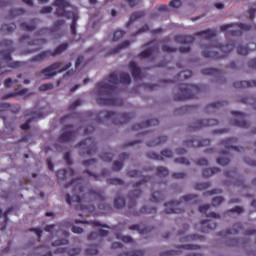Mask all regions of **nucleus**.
Wrapping results in <instances>:
<instances>
[{
  "instance_id": "nucleus-1",
  "label": "nucleus",
  "mask_w": 256,
  "mask_h": 256,
  "mask_svg": "<svg viewBox=\"0 0 256 256\" xmlns=\"http://www.w3.org/2000/svg\"><path fill=\"white\" fill-rule=\"evenodd\" d=\"M108 81V82H107ZM131 84V76L127 72H121L119 76L117 72H112L107 80L96 83V94L98 105L106 107H122L125 101L117 97V85Z\"/></svg>"
},
{
  "instance_id": "nucleus-2",
  "label": "nucleus",
  "mask_w": 256,
  "mask_h": 256,
  "mask_svg": "<svg viewBox=\"0 0 256 256\" xmlns=\"http://www.w3.org/2000/svg\"><path fill=\"white\" fill-rule=\"evenodd\" d=\"M195 37H203L206 41H210L209 45L202 51V56L206 59H225L235 49V42L223 45L219 44L217 40H213L217 37V31L214 29L196 32Z\"/></svg>"
},
{
  "instance_id": "nucleus-3",
  "label": "nucleus",
  "mask_w": 256,
  "mask_h": 256,
  "mask_svg": "<svg viewBox=\"0 0 256 256\" xmlns=\"http://www.w3.org/2000/svg\"><path fill=\"white\" fill-rule=\"evenodd\" d=\"M54 5L57 7L55 11L56 17H65V19H72L70 24V31L72 35H77V21L79 16L73 11H67L71 4L66 0H55Z\"/></svg>"
},
{
  "instance_id": "nucleus-4",
  "label": "nucleus",
  "mask_w": 256,
  "mask_h": 256,
  "mask_svg": "<svg viewBox=\"0 0 256 256\" xmlns=\"http://www.w3.org/2000/svg\"><path fill=\"white\" fill-rule=\"evenodd\" d=\"M133 117H135V114L132 113H117L104 110L97 114L95 121L96 123H103V121L107 119L112 121L114 125H125V123H129Z\"/></svg>"
},
{
  "instance_id": "nucleus-5",
  "label": "nucleus",
  "mask_w": 256,
  "mask_h": 256,
  "mask_svg": "<svg viewBox=\"0 0 256 256\" xmlns=\"http://www.w3.org/2000/svg\"><path fill=\"white\" fill-rule=\"evenodd\" d=\"M179 91L174 95V101H189V99H197V95L203 91V86L180 84Z\"/></svg>"
},
{
  "instance_id": "nucleus-6",
  "label": "nucleus",
  "mask_w": 256,
  "mask_h": 256,
  "mask_svg": "<svg viewBox=\"0 0 256 256\" xmlns=\"http://www.w3.org/2000/svg\"><path fill=\"white\" fill-rule=\"evenodd\" d=\"M199 200V196L197 195H193V194H188L183 196L180 201H171L168 203H165V213L167 215H171L173 213H176L177 215L184 213L185 210H183V208H181V203H189V201H192L193 203H197V201Z\"/></svg>"
},
{
  "instance_id": "nucleus-7",
  "label": "nucleus",
  "mask_w": 256,
  "mask_h": 256,
  "mask_svg": "<svg viewBox=\"0 0 256 256\" xmlns=\"http://www.w3.org/2000/svg\"><path fill=\"white\" fill-rule=\"evenodd\" d=\"M235 143H237V138H228L221 141V145L226 149V151H220V155H223V157L217 159L218 165H222V167H227V165L231 163V159H229V151H231V149H234V151H238V153L241 152L239 147L234 146Z\"/></svg>"
},
{
  "instance_id": "nucleus-8",
  "label": "nucleus",
  "mask_w": 256,
  "mask_h": 256,
  "mask_svg": "<svg viewBox=\"0 0 256 256\" xmlns=\"http://www.w3.org/2000/svg\"><path fill=\"white\" fill-rule=\"evenodd\" d=\"M66 187H73V191L75 195L71 197L70 194L66 195V203L71 205V201L74 203H82L85 197L81 196V193L85 191V187L83 186V178H76L71 181V183L67 184Z\"/></svg>"
},
{
  "instance_id": "nucleus-9",
  "label": "nucleus",
  "mask_w": 256,
  "mask_h": 256,
  "mask_svg": "<svg viewBox=\"0 0 256 256\" xmlns=\"http://www.w3.org/2000/svg\"><path fill=\"white\" fill-rule=\"evenodd\" d=\"M220 29L223 33H227V35H231L232 37H241L243 33L251 31V29H253V25L232 23L222 25Z\"/></svg>"
},
{
  "instance_id": "nucleus-10",
  "label": "nucleus",
  "mask_w": 256,
  "mask_h": 256,
  "mask_svg": "<svg viewBox=\"0 0 256 256\" xmlns=\"http://www.w3.org/2000/svg\"><path fill=\"white\" fill-rule=\"evenodd\" d=\"M0 47H5V50L0 51V57L2 61L5 62V67H11V69H15L19 67V62H12L13 58H11V53L15 51V47L13 46V41L4 40L0 43Z\"/></svg>"
},
{
  "instance_id": "nucleus-11",
  "label": "nucleus",
  "mask_w": 256,
  "mask_h": 256,
  "mask_svg": "<svg viewBox=\"0 0 256 256\" xmlns=\"http://www.w3.org/2000/svg\"><path fill=\"white\" fill-rule=\"evenodd\" d=\"M71 68V62L67 63L62 69H61V62H55L52 63L50 66L44 68L41 70L42 75H45L47 79H51V77H55L57 73H63L64 71H67V69Z\"/></svg>"
},
{
  "instance_id": "nucleus-12",
  "label": "nucleus",
  "mask_w": 256,
  "mask_h": 256,
  "mask_svg": "<svg viewBox=\"0 0 256 256\" xmlns=\"http://www.w3.org/2000/svg\"><path fill=\"white\" fill-rule=\"evenodd\" d=\"M89 197H93L95 201H99L100 211H111V205L103 203L105 201V190L101 188L90 189L88 192Z\"/></svg>"
},
{
  "instance_id": "nucleus-13",
  "label": "nucleus",
  "mask_w": 256,
  "mask_h": 256,
  "mask_svg": "<svg viewBox=\"0 0 256 256\" xmlns=\"http://www.w3.org/2000/svg\"><path fill=\"white\" fill-rule=\"evenodd\" d=\"M77 137V130L73 128V125H66L62 128V133L58 137L59 143H71Z\"/></svg>"
},
{
  "instance_id": "nucleus-14",
  "label": "nucleus",
  "mask_w": 256,
  "mask_h": 256,
  "mask_svg": "<svg viewBox=\"0 0 256 256\" xmlns=\"http://www.w3.org/2000/svg\"><path fill=\"white\" fill-rule=\"evenodd\" d=\"M215 125H219V121L217 119L197 120L189 126V131H199V129L215 127Z\"/></svg>"
},
{
  "instance_id": "nucleus-15",
  "label": "nucleus",
  "mask_w": 256,
  "mask_h": 256,
  "mask_svg": "<svg viewBox=\"0 0 256 256\" xmlns=\"http://www.w3.org/2000/svg\"><path fill=\"white\" fill-rule=\"evenodd\" d=\"M78 147H81L86 155H95V153H97V144L93 138H87L86 140L81 141L78 144Z\"/></svg>"
},
{
  "instance_id": "nucleus-16",
  "label": "nucleus",
  "mask_w": 256,
  "mask_h": 256,
  "mask_svg": "<svg viewBox=\"0 0 256 256\" xmlns=\"http://www.w3.org/2000/svg\"><path fill=\"white\" fill-rule=\"evenodd\" d=\"M146 47L150 48L139 53V59H149V57H153L155 53H159V45L155 44V41H151L150 43L146 44Z\"/></svg>"
},
{
  "instance_id": "nucleus-17",
  "label": "nucleus",
  "mask_w": 256,
  "mask_h": 256,
  "mask_svg": "<svg viewBox=\"0 0 256 256\" xmlns=\"http://www.w3.org/2000/svg\"><path fill=\"white\" fill-rule=\"evenodd\" d=\"M177 249L178 250H169L166 252H161L160 255L161 256H175V255H179L180 249H185L186 251H195L197 249H201V246L193 245V244H186V245L177 246Z\"/></svg>"
},
{
  "instance_id": "nucleus-18",
  "label": "nucleus",
  "mask_w": 256,
  "mask_h": 256,
  "mask_svg": "<svg viewBox=\"0 0 256 256\" xmlns=\"http://www.w3.org/2000/svg\"><path fill=\"white\" fill-rule=\"evenodd\" d=\"M232 115L236 117V120L232 122L234 127H241V129H247V127H249V123H247V120H245L247 118L245 113L233 111Z\"/></svg>"
},
{
  "instance_id": "nucleus-19",
  "label": "nucleus",
  "mask_w": 256,
  "mask_h": 256,
  "mask_svg": "<svg viewBox=\"0 0 256 256\" xmlns=\"http://www.w3.org/2000/svg\"><path fill=\"white\" fill-rule=\"evenodd\" d=\"M147 157L148 159H153L154 161H163V159H171V157H173V151L164 149L161 151V155L155 152H148Z\"/></svg>"
},
{
  "instance_id": "nucleus-20",
  "label": "nucleus",
  "mask_w": 256,
  "mask_h": 256,
  "mask_svg": "<svg viewBox=\"0 0 256 256\" xmlns=\"http://www.w3.org/2000/svg\"><path fill=\"white\" fill-rule=\"evenodd\" d=\"M184 145L186 147H208V145H211L210 139H199L197 137H194L190 140L184 141Z\"/></svg>"
},
{
  "instance_id": "nucleus-21",
  "label": "nucleus",
  "mask_w": 256,
  "mask_h": 256,
  "mask_svg": "<svg viewBox=\"0 0 256 256\" xmlns=\"http://www.w3.org/2000/svg\"><path fill=\"white\" fill-rule=\"evenodd\" d=\"M65 26V20L55 21L53 27L51 28H42L40 33H48L49 35H53V33H59L61 27Z\"/></svg>"
},
{
  "instance_id": "nucleus-22",
  "label": "nucleus",
  "mask_w": 256,
  "mask_h": 256,
  "mask_svg": "<svg viewBox=\"0 0 256 256\" xmlns=\"http://www.w3.org/2000/svg\"><path fill=\"white\" fill-rule=\"evenodd\" d=\"M68 175L69 177H75V170H73V168H68L56 171V177L58 181H65Z\"/></svg>"
},
{
  "instance_id": "nucleus-23",
  "label": "nucleus",
  "mask_w": 256,
  "mask_h": 256,
  "mask_svg": "<svg viewBox=\"0 0 256 256\" xmlns=\"http://www.w3.org/2000/svg\"><path fill=\"white\" fill-rule=\"evenodd\" d=\"M159 125L158 119H151L142 124H135L132 126V131H140V129H147V127H157Z\"/></svg>"
},
{
  "instance_id": "nucleus-24",
  "label": "nucleus",
  "mask_w": 256,
  "mask_h": 256,
  "mask_svg": "<svg viewBox=\"0 0 256 256\" xmlns=\"http://www.w3.org/2000/svg\"><path fill=\"white\" fill-rule=\"evenodd\" d=\"M141 190H134L129 193V204H128V209H135L137 207V199H139V196L142 195Z\"/></svg>"
},
{
  "instance_id": "nucleus-25",
  "label": "nucleus",
  "mask_w": 256,
  "mask_h": 256,
  "mask_svg": "<svg viewBox=\"0 0 256 256\" xmlns=\"http://www.w3.org/2000/svg\"><path fill=\"white\" fill-rule=\"evenodd\" d=\"M130 72L132 74L133 79H142L143 74L141 72V68L137 66V63L135 61H131L128 65Z\"/></svg>"
},
{
  "instance_id": "nucleus-26",
  "label": "nucleus",
  "mask_w": 256,
  "mask_h": 256,
  "mask_svg": "<svg viewBox=\"0 0 256 256\" xmlns=\"http://www.w3.org/2000/svg\"><path fill=\"white\" fill-rule=\"evenodd\" d=\"M217 229V222L213 220H204L201 222V232L209 233V231H214Z\"/></svg>"
},
{
  "instance_id": "nucleus-27",
  "label": "nucleus",
  "mask_w": 256,
  "mask_h": 256,
  "mask_svg": "<svg viewBox=\"0 0 256 256\" xmlns=\"http://www.w3.org/2000/svg\"><path fill=\"white\" fill-rule=\"evenodd\" d=\"M27 93H29V90L27 88H23V89L16 88L14 92L3 95L1 99L2 101H7V99L17 97L18 95H27Z\"/></svg>"
},
{
  "instance_id": "nucleus-28",
  "label": "nucleus",
  "mask_w": 256,
  "mask_h": 256,
  "mask_svg": "<svg viewBox=\"0 0 256 256\" xmlns=\"http://www.w3.org/2000/svg\"><path fill=\"white\" fill-rule=\"evenodd\" d=\"M155 213H157V208H149L148 206H143L139 211H134L132 215L134 217H139V215H153Z\"/></svg>"
},
{
  "instance_id": "nucleus-29",
  "label": "nucleus",
  "mask_w": 256,
  "mask_h": 256,
  "mask_svg": "<svg viewBox=\"0 0 256 256\" xmlns=\"http://www.w3.org/2000/svg\"><path fill=\"white\" fill-rule=\"evenodd\" d=\"M175 41L184 45H191L192 43H195V36L180 34L175 37Z\"/></svg>"
},
{
  "instance_id": "nucleus-30",
  "label": "nucleus",
  "mask_w": 256,
  "mask_h": 256,
  "mask_svg": "<svg viewBox=\"0 0 256 256\" xmlns=\"http://www.w3.org/2000/svg\"><path fill=\"white\" fill-rule=\"evenodd\" d=\"M69 49V43L63 42L55 50H50V57H57V55H61V53H65Z\"/></svg>"
},
{
  "instance_id": "nucleus-31",
  "label": "nucleus",
  "mask_w": 256,
  "mask_h": 256,
  "mask_svg": "<svg viewBox=\"0 0 256 256\" xmlns=\"http://www.w3.org/2000/svg\"><path fill=\"white\" fill-rule=\"evenodd\" d=\"M235 89H247L249 87H256V80L252 81H236L234 82Z\"/></svg>"
},
{
  "instance_id": "nucleus-32",
  "label": "nucleus",
  "mask_w": 256,
  "mask_h": 256,
  "mask_svg": "<svg viewBox=\"0 0 256 256\" xmlns=\"http://www.w3.org/2000/svg\"><path fill=\"white\" fill-rule=\"evenodd\" d=\"M142 17H145V11L133 12L129 17L128 22L126 23V27H131V25H133L135 21H137L138 19H142Z\"/></svg>"
},
{
  "instance_id": "nucleus-33",
  "label": "nucleus",
  "mask_w": 256,
  "mask_h": 256,
  "mask_svg": "<svg viewBox=\"0 0 256 256\" xmlns=\"http://www.w3.org/2000/svg\"><path fill=\"white\" fill-rule=\"evenodd\" d=\"M50 53H51V50H46V51H44V52H42V53H40L36 56H33L30 59V61L32 63H36V62L41 63L42 61H45V59H49V57H51Z\"/></svg>"
},
{
  "instance_id": "nucleus-34",
  "label": "nucleus",
  "mask_w": 256,
  "mask_h": 256,
  "mask_svg": "<svg viewBox=\"0 0 256 256\" xmlns=\"http://www.w3.org/2000/svg\"><path fill=\"white\" fill-rule=\"evenodd\" d=\"M240 231H243V225L241 223H236L233 229H228L224 234H220L221 237H227V235H237Z\"/></svg>"
},
{
  "instance_id": "nucleus-35",
  "label": "nucleus",
  "mask_w": 256,
  "mask_h": 256,
  "mask_svg": "<svg viewBox=\"0 0 256 256\" xmlns=\"http://www.w3.org/2000/svg\"><path fill=\"white\" fill-rule=\"evenodd\" d=\"M55 253H59V254H63V253H67V255L70 256H75V255H79V253H81V248H72V249H67V248H58Z\"/></svg>"
},
{
  "instance_id": "nucleus-36",
  "label": "nucleus",
  "mask_w": 256,
  "mask_h": 256,
  "mask_svg": "<svg viewBox=\"0 0 256 256\" xmlns=\"http://www.w3.org/2000/svg\"><path fill=\"white\" fill-rule=\"evenodd\" d=\"M107 235H109V231L100 229L98 232H91L88 235L87 239H88V241H93V240L97 239V237H107Z\"/></svg>"
},
{
  "instance_id": "nucleus-37",
  "label": "nucleus",
  "mask_w": 256,
  "mask_h": 256,
  "mask_svg": "<svg viewBox=\"0 0 256 256\" xmlns=\"http://www.w3.org/2000/svg\"><path fill=\"white\" fill-rule=\"evenodd\" d=\"M163 143H167V136H159L156 139L147 142V146L157 147L159 145H163Z\"/></svg>"
},
{
  "instance_id": "nucleus-38",
  "label": "nucleus",
  "mask_w": 256,
  "mask_h": 256,
  "mask_svg": "<svg viewBox=\"0 0 256 256\" xmlns=\"http://www.w3.org/2000/svg\"><path fill=\"white\" fill-rule=\"evenodd\" d=\"M17 29V25L15 23L3 24L0 28V33H4V35H9V33H13Z\"/></svg>"
},
{
  "instance_id": "nucleus-39",
  "label": "nucleus",
  "mask_w": 256,
  "mask_h": 256,
  "mask_svg": "<svg viewBox=\"0 0 256 256\" xmlns=\"http://www.w3.org/2000/svg\"><path fill=\"white\" fill-rule=\"evenodd\" d=\"M26 115H31L32 116V119H28L24 124H22L20 126V129H22V131H27L30 129L31 127V121H33V119H39V117H41V115L37 114V113H26Z\"/></svg>"
},
{
  "instance_id": "nucleus-40",
  "label": "nucleus",
  "mask_w": 256,
  "mask_h": 256,
  "mask_svg": "<svg viewBox=\"0 0 256 256\" xmlns=\"http://www.w3.org/2000/svg\"><path fill=\"white\" fill-rule=\"evenodd\" d=\"M35 21L36 20L33 19L30 21L29 24H27V22H22L20 24L21 30L22 31H35V29L37 28V23Z\"/></svg>"
},
{
  "instance_id": "nucleus-41",
  "label": "nucleus",
  "mask_w": 256,
  "mask_h": 256,
  "mask_svg": "<svg viewBox=\"0 0 256 256\" xmlns=\"http://www.w3.org/2000/svg\"><path fill=\"white\" fill-rule=\"evenodd\" d=\"M131 45V42L129 40H125L122 43H120L117 47L113 48L110 52L109 55H117L121 49H127Z\"/></svg>"
},
{
  "instance_id": "nucleus-42",
  "label": "nucleus",
  "mask_w": 256,
  "mask_h": 256,
  "mask_svg": "<svg viewBox=\"0 0 256 256\" xmlns=\"http://www.w3.org/2000/svg\"><path fill=\"white\" fill-rule=\"evenodd\" d=\"M164 200H165V194H163V192L161 191L153 192L150 199L152 203H161V201H164Z\"/></svg>"
},
{
  "instance_id": "nucleus-43",
  "label": "nucleus",
  "mask_w": 256,
  "mask_h": 256,
  "mask_svg": "<svg viewBox=\"0 0 256 256\" xmlns=\"http://www.w3.org/2000/svg\"><path fill=\"white\" fill-rule=\"evenodd\" d=\"M130 231H138L140 235H147V233H151V229L145 227L141 228L139 224H133L129 227Z\"/></svg>"
},
{
  "instance_id": "nucleus-44",
  "label": "nucleus",
  "mask_w": 256,
  "mask_h": 256,
  "mask_svg": "<svg viewBox=\"0 0 256 256\" xmlns=\"http://www.w3.org/2000/svg\"><path fill=\"white\" fill-rule=\"evenodd\" d=\"M225 105H228L227 101H217L212 104H209L206 107V113H209L210 109H221V107H225Z\"/></svg>"
},
{
  "instance_id": "nucleus-45",
  "label": "nucleus",
  "mask_w": 256,
  "mask_h": 256,
  "mask_svg": "<svg viewBox=\"0 0 256 256\" xmlns=\"http://www.w3.org/2000/svg\"><path fill=\"white\" fill-rule=\"evenodd\" d=\"M219 171L221 170L217 167L208 168L203 171L202 175L203 177H206V179H209V177H213V175L219 173Z\"/></svg>"
},
{
  "instance_id": "nucleus-46",
  "label": "nucleus",
  "mask_w": 256,
  "mask_h": 256,
  "mask_svg": "<svg viewBox=\"0 0 256 256\" xmlns=\"http://www.w3.org/2000/svg\"><path fill=\"white\" fill-rule=\"evenodd\" d=\"M114 207L115 209H123L125 207V198L121 196L114 198Z\"/></svg>"
},
{
  "instance_id": "nucleus-47",
  "label": "nucleus",
  "mask_w": 256,
  "mask_h": 256,
  "mask_svg": "<svg viewBox=\"0 0 256 256\" xmlns=\"http://www.w3.org/2000/svg\"><path fill=\"white\" fill-rule=\"evenodd\" d=\"M21 15H25V9H13L10 11L9 17L15 19V17H21Z\"/></svg>"
},
{
  "instance_id": "nucleus-48",
  "label": "nucleus",
  "mask_w": 256,
  "mask_h": 256,
  "mask_svg": "<svg viewBox=\"0 0 256 256\" xmlns=\"http://www.w3.org/2000/svg\"><path fill=\"white\" fill-rule=\"evenodd\" d=\"M143 255H145L144 250H135V251L123 252L119 254V256H143Z\"/></svg>"
},
{
  "instance_id": "nucleus-49",
  "label": "nucleus",
  "mask_w": 256,
  "mask_h": 256,
  "mask_svg": "<svg viewBox=\"0 0 256 256\" xmlns=\"http://www.w3.org/2000/svg\"><path fill=\"white\" fill-rule=\"evenodd\" d=\"M13 211V208H8L4 213V225L1 226L0 230L5 231L7 229V223H9L8 215Z\"/></svg>"
},
{
  "instance_id": "nucleus-50",
  "label": "nucleus",
  "mask_w": 256,
  "mask_h": 256,
  "mask_svg": "<svg viewBox=\"0 0 256 256\" xmlns=\"http://www.w3.org/2000/svg\"><path fill=\"white\" fill-rule=\"evenodd\" d=\"M156 175L158 177H167L169 176V170L163 166H160L156 169Z\"/></svg>"
},
{
  "instance_id": "nucleus-51",
  "label": "nucleus",
  "mask_w": 256,
  "mask_h": 256,
  "mask_svg": "<svg viewBox=\"0 0 256 256\" xmlns=\"http://www.w3.org/2000/svg\"><path fill=\"white\" fill-rule=\"evenodd\" d=\"M209 187H211L210 182L196 183L194 189H196V191H205V189H209Z\"/></svg>"
},
{
  "instance_id": "nucleus-52",
  "label": "nucleus",
  "mask_w": 256,
  "mask_h": 256,
  "mask_svg": "<svg viewBox=\"0 0 256 256\" xmlns=\"http://www.w3.org/2000/svg\"><path fill=\"white\" fill-rule=\"evenodd\" d=\"M99 253V249L97 248V245H90L85 250V255H97Z\"/></svg>"
},
{
  "instance_id": "nucleus-53",
  "label": "nucleus",
  "mask_w": 256,
  "mask_h": 256,
  "mask_svg": "<svg viewBox=\"0 0 256 256\" xmlns=\"http://www.w3.org/2000/svg\"><path fill=\"white\" fill-rule=\"evenodd\" d=\"M107 183L108 185H125V181L121 178H108Z\"/></svg>"
},
{
  "instance_id": "nucleus-54",
  "label": "nucleus",
  "mask_w": 256,
  "mask_h": 256,
  "mask_svg": "<svg viewBox=\"0 0 256 256\" xmlns=\"http://www.w3.org/2000/svg\"><path fill=\"white\" fill-rule=\"evenodd\" d=\"M201 73L202 75H219V71L215 68H204Z\"/></svg>"
},
{
  "instance_id": "nucleus-55",
  "label": "nucleus",
  "mask_w": 256,
  "mask_h": 256,
  "mask_svg": "<svg viewBox=\"0 0 256 256\" xmlns=\"http://www.w3.org/2000/svg\"><path fill=\"white\" fill-rule=\"evenodd\" d=\"M181 77H184V79H191V77H193V72L191 70H184L177 76L178 79H181Z\"/></svg>"
},
{
  "instance_id": "nucleus-56",
  "label": "nucleus",
  "mask_w": 256,
  "mask_h": 256,
  "mask_svg": "<svg viewBox=\"0 0 256 256\" xmlns=\"http://www.w3.org/2000/svg\"><path fill=\"white\" fill-rule=\"evenodd\" d=\"M114 157H115V154L113 153H104L101 155L102 161H105L106 163H111Z\"/></svg>"
},
{
  "instance_id": "nucleus-57",
  "label": "nucleus",
  "mask_w": 256,
  "mask_h": 256,
  "mask_svg": "<svg viewBox=\"0 0 256 256\" xmlns=\"http://www.w3.org/2000/svg\"><path fill=\"white\" fill-rule=\"evenodd\" d=\"M61 245H69V240L67 238H62L52 243L53 247H61Z\"/></svg>"
},
{
  "instance_id": "nucleus-58",
  "label": "nucleus",
  "mask_w": 256,
  "mask_h": 256,
  "mask_svg": "<svg viewBox=\"0 0 256 256\" xmlns=\"http://www.w3.org/2000/svg\"><path fill=\"white\" fill-rule=\"evenodd\" d=\"M223 201H225L224 197L221 196H216L212 199V207H219V205H221V203H223Z\"/></svg>"
},
{
  "instance_id": "nucleus-59",
  "label": "nucleus",
  "mask_w": 256,
  "mask_h": 256,
  "mask_svg": "<svg viewBox=\"0 0 256 256\" xmlns=\"http://www.w3.org/2000/svg\"><path fill=\"white\" fill-rule=\"evenodd\" d=\"M249 47L247 46H239L237 47V53L238 55H244V56H247L249 55Z\"/></svg>"
},
{
  "instance_id": "nucleus-60",
  "label": "nucleus",
  "mask_w": 256,
  "mask_h": 256,
  "mask_svg": "<svg viewBox=\"0 0 256 256\" xmlns=\"http://www.w3.org/2000/svg\"><path fill=\"white\" fill-rule=\"evenodd\" d=\"M149 31V25L145 24L141 28H139L135 33L132 34V37H137V35H141L142 33H147Z\"/></svg>"
},
{
  "instance_id": "nucleus-61",
  "label": "nucleus",
  "mask_w": 256,
  "mask_h": 256,
  "mask_svg": "<svg viewBox=\"0 0 256 256\" xmlns=\"http://www.w3.org/2000/svg\"><path fill=\"white\" fill-rule=\"evenodd\" d=\"M123 35H125V31H123V30L115 31L113 34V41H119V39H121V37H123Z\"/></svg>"
},
{
  "instance_id": "nucleus-62",
  "label": "nucleus",
  "mask_w": 256,
  "mask_h": 256,
  "mask_svg": "<svg viewBox=\"0 0 256 256\" xmlns=\"http://www.w3.org/2000/svg\"><path fill=\"white\" fill-rule=\"evenodd\" d=\"M183 5V2L181 0H171L170 1V7H173L174 9H179Z\"/></svg>"
},
{
  "instance_id": "nucleus-63",
  "label": "nucleus",
  "mask_w": 256,
  "mask_h": 256,
  "mask_svg": "<svg viewBox=\"0 0 256 256\" xmlns=\"http://www.w3.org/2000/svg\"><path fill=\"white\" fill-rule=\"evenodd\" d=\"M187 177V173L184 172H175L172 174V179H185Z\"/></svg>"
},
{
  "instance_id": "nucleus-64",
  "label": "nucleus",
  "mask_w": 256,
  "mask_h": 256,
  "mask_svg": "<svg viewBox=\"0 0 256 256\" xmlns=\"http://www.w3.org/2000/svg\"><path fill=\"white\" fill-rule=\"evenodd\" d=\"M128 177H141L143 175L142 172H139L138 170H130L127 172Z\"/></svg>"
}]
</instances>
